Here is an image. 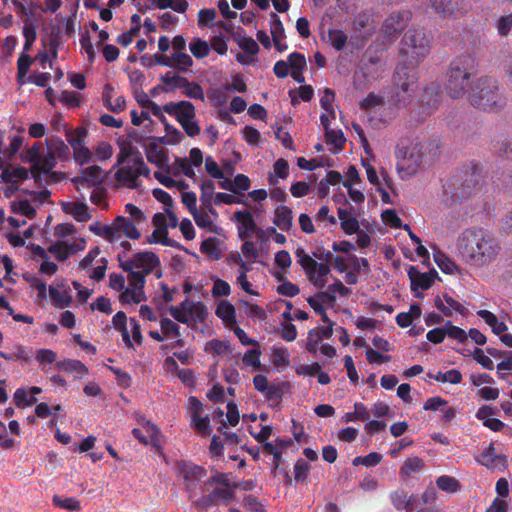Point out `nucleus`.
<instances>
[{"instance_id":"0e129e2a","label":"nucleus","mask_w":512,"mask_h":512,"mask_svg":"<svg viewBox=\"0 0 512 512\" xmlns=\"http://www.w3.org/2000/svg\"><path fill=\"white\" fill-rule=\"evenodd\" d=\"M28 176V171L24 167H13L10 166L3 170L2 178L7 182H17L23 179H26Z\"/></svg>"},{"instance_id":"2f4dec72","label":"nucleus","mask_w":512,"mask_h":512,"mask_svg":"<svg viewBox=\"0 0 512 512\" xmlns=\"http://www.w3.org/2000/svg\"><path fill=\"white\" fill-rule=\"evenodd\" d=\"M217 486L213 489L210 494L212 502H224L227 503L233 495V489L229 484L225 476L221 475L215 478Z\"/></svg>"},{"instance_id":"4468645a","label":"nucleus","mask_w":512,"mask_h":512,"mask_svg":"<svg viewBox=\"0 0 512 512\" xmlns=\"http://www.w3.org/2000/svg\"><path fill=\"white\" fill-rule=\"evenodd\" d=\"M65 136L73 150L74 160L80 165L88 164L92 160L93 153L85 144V138L87 136L86 129H67Z\"/></svg>"},{"instance_id":"7c9ffc66","label":"nucleus","mask_w":512,"mask_h":512,"mask_svg":"<svg viewBox=\"0 0 512 512\" xmlns=\"http://www.w3.org/2000/svg\"><path fill=\"white\" fill-rule=\"evenodd\" d=\"M433 258L440 270L449 275H461L462 268L459 267L448 255L439 249H433Z\"/></svg>"},{"instance_id":"79ce46f5","label":"nucleus","mask_w":512,"mask_h":512,"mask_svg":"<svg viewBox=\"0 0 512 512\" xmlns=\"http://www.w3.org/2000/svg\"><path fill=\"white\" fill-rule=\"evenodd\" d=\"M477 462L481 465L492 469L496 468L499 464H505V458L499 455H496L495 448L493 444H490L477 458Z\"/></svg>"},{"instance_id":"69168bd1","label":"nucleus","mask_w":512,"mask_h":512,"mask_svg":"<svg viewBox=\"0 0 512 512\" xmlns=\"http://www.w3.org/2000/svg\"><path fill=\"white\" fill-rule=\"evenodd\" d=\"M153 232L147 236L146 243L148 244H163L168 245V228L163 226H153Z\"/></svg>"},{"instance_id":"e2e57ef3","label":"nucleus","mask_w":512,"mask_h":512,"mask_svg":"<svg viewBox=\"0 0 512 512\" xmlns=\"http://www.w3.org/2000/svg\"><path fill=\"white\" fill-rule=\"evenodd\" d=\"M437 487L447 493H455L460 489V483L452 476L442 475L436 479Z\"/></svg>"},{"instance_id":"b1692460","label":"nucleus","mask_w":512,"mask_h":512,"mask_svg":"<svg viewBox=\"0 0 512 512\" xmlns=\"http://www.w3.org/2000/svg\"><path fill=\"white\" fill-rule=\"evenodd\" d=\"M128 286L123 289L119 300L124 304H137L144 300L145 280L135 275H128Z\"/></svg>"},{"instance_id":"c03bdc74","label":"nucleus","mask_w":512,"mask_h":512,"mask_svg":"<svg viewBox=\"0 0 512 512\" xmlns=\"http://www.w3.org/2000/svg\"><path fill=\"white\" fill-rule=\"evenodd\" d=\"M477 315L491 327L492 332L496 335H501L508 329L503 321H499L497 316L488 310H479Z\"/></svg>"},{"instance_id":"a878e982","label":"nucleus","mask_w":512,"mask_h":512,"mask_svg":"<svg viewBox=\"0 0 512 512\" xmlns=\"http://www.w3.org/2000/svg\"><path fill=\"white\" fill-rule=\"evenodd\" d=\"M435 307L445 316L451 317L455 313L465 315L467 309L459 301L447 293L438 294L434 298Z\"/></svg>"},{"instance_id":"412c9836","label":"nucleus","mask_w":512,"mask_h":512,"mask_svg":"<svg viewBox=\"0 0 512 512\" xmlns=\"http://www.w3.org/2000/svg\"><path fill=\"white\" fill-rule=\"evenodd\" d=\"M433 11L444 18H458L468 12L467 0H429Z\"/></svg>"},{"instance_id":"052dcab7","label":"nucleus","mask_w":512,"mask_h":512,"mask_svg":"<svg viewBox=\"0 0 512 512\" xmlns=\"http://www.w3.org/2000/svg\"><path fill=\"white\" fill-rule=\"evenodd\" d=\"M0 358L7 361L27 362L29 360L28 352L23 345H16L10 352L0 351Z\"/></svg>"},{"instance_id":"49530a36","label":"nucleus","mask_w":512,"mask_h":512,"mask_svg":"<svg viewBox=\"0 0 512 512\" xmlns=\"http://www.w3.org/2000/svg\"><path fill=\"white\" fill-rule=\"evenodd\" d=\"M152 225L175 228L178 225V218L172 209L164 210V212L154 214Z\"/></svg>"},{"instance_id":"72a5a7b5","label":"nucleus","mask_w":512,"mask_h":512,"mask_svg":"<svg viewBox=\"0 0 512 512\" xmlns=\"http://www.w3.org/2000/svg\"><path fill=\"white\" fill-rule=\"evenodd\" d=\"M32 254L37 261H40L39 271L42 274L52 276L58 271V265L48 259V253L43 247L32 246Z\"/></svg>"},{"instance_id":"864d4df0","label":"nucleus","mask_w":512,"mask_h":512,"mask_svg":"<svg viewBox=\"0 0 512 512\" xmlns=\"http://www.w3.org/2000/svg\"><path fill=\"white\" fill-rule=\"evenodd\" d=\"M89 230L97 236H100L111 243H115L116 236L114 234L113 222L110 225H106L101 222H94L89 225Z\"/></svg>"},{"instance_id":"774afa93","label":"nucleus","mask_w":512,"mask_h":512,"mask_svg":"<svg viewBox=\"0 0 512 512\" xmlns=\"http://www.w3.org/2000/svg\"><path fill=\"white\" fill-rule=\"evenodd\" d=\"M13 400L17 407H30L36 403V398L32 397L27 389L19 388L15 391Z\"/></svg>"},{"instance_id":"5fc2aeb1","label":"nucleus","mask_w":512,"mask_h":512,"mask_svg":"<svg viewBox=\"0 0 512 512\" xmlns=\"http://www.w3.org/2000/svg\"><path fill=\"white\" fill-rule=\"evenodd\" d=\"M253 384L255 389L264 394L268 399L275 398L276 388L269 384L268 379L264 375H256L253 379Z\"/></svg>"},{"instance_id":"cd10ccee","label":"nucleus","mask_w":512,"mask_h":512,"mask_svg":"<svg viewBox=\"0 0 512 512\" xmlns=\"http://www.w3.org/2000/svg\"><path fill=\"white\" fill-rule=\"evenodd\" d=\"M234 219L237 222L238 234L242 240L250 239L255 235L257 226L249 211L235 212Z\"/></svg>"},{"instance_id":"393cba45","label":"nucleus","mask_w":512,"mask_h":512,"mask_svg":"<svg viewBox=\"0 0 512 512\" xmlns=\"http://www.w3.org/2000/svg\"><path fill=\"white\" fill-rule=\"evenodd\" d=\"M49 299L57 308L68 307L72 302L71 290L68 283L63 279H56L49 287Z\"/></svg>"},{"instance_id":"13d9d810","label":"nucleus","mask_w":512,"mask_h":512,"mask_svg":"<svg viewBox=\"0 0 512 512\" xmlns=\"http://www.w3.org/2000/svg\"><path fill=\"white\" fill-rule=\"evenodd\" d=\"M56 367L61 371L76 373L79 376H82L87 372L86 367L78 360L60 361L56 363Z\"/></svg>"},{"instance_id":"6e6d98bb","label":"nucleus","mask_w":512,"mask_h":512,"mask_svg":"<svg viewBox=\"0 0 512 512\" xmlns=\"http://www.w3.org/2000/svg\"><path fill=\"white\" fill-rule=\"evenodd\" d=\"M172 176L173 172H167V169H159L154 173V177L167 188L183 189L186 186L184 182L177 181Z\"/></svg>"},{"instance_id":"f03ea898","label":"nucleus","mask_w":512,"mask_h":512,"mask_svg":"<svg viewBox=\"0 0 512 512\" xmlns=\"http://www.w3.org/2000/svg\"><path fill=\"white\" fill-rule=\"evenodd\" d=\"M456 248L462 260L475 268L488 266L500 252L497 240L481 228L464 230L457 238Z\"/></svg>"},{"instance_id":"7ed1b4c3","label":"nucleus","mask_w":512,"mask_h":512,"mask_svg":"<svg viewBox=\"0 0 512 512\" xmlns=\"http://www.w3.org/2000/svg\"><path fill=\"white\" fill-rule=\"evenodd\" d=\"M69 156V147L59 137H49L46 139V148L42 143H35L27 152V159L32 164V174L37 179L41 173L51 171L57 159H67Z\"/></svg>"},{"instance_id":"338daca9","label":"nucleus","mask_w":512,"mask_h":512,"mask_svg":"<svg viewBox=\"0 0 512 512\" xmlns=\"http://www.w3.org/2000/svg\"><path fill=\"white\" fill-rule=\"evenodd\" d=\"M189 49L194 57L201 59L209 54L210 46L208 42L201 40L200 38H194L189 43Z\"/></svg>"},{"instance_id":"f3484780","label":"nucleus","mask_w":512,"mask_h":512,"mask_svg":"<svg viewBox=\"0 0 512 512\" xmlns=\"http://www.w3.org/2000/svg\"><path fill=\"white\" fill-rule=\"evenodd\" d=\"M0 225V229L4 231V234L9 243L14 247L23 246L25 244V240L30 238L32 235L31 227L24 231L23 235H21L19 232H16L19 227L26 225V221L19 220L18 218L12 216L5 218V213L3 210H0Z\"/></svg>"},{"instance_id":"a19ab883","label":"nucleus","mask_w":512,"mask_h":512,"mask_svg":"<svg viewBox=\"0 0 512 512\" xmlns=\"http://www.w3.org/2000/svg\"><path fill=\"white\" fill-rule=\"evenodd\" d=\"M425 467V462L420 457L414 456L407 458L399 472L400 477L406 480L416 473H419Z\"/></svg>"},{"instance_id":"5701e85b","label":"nucleus","mask_w":512,"mask_h":512,"mask_svg":"<svg viewBox=\"0 0 512 512\" xmlns=\"http://www.w3.org/2000/svg\"><path fill=\"white\" fill-rule=\"evenodd\" d=\"M203 163V155L200 149L192 148L187 158H176L172 165H169V172L174 176L184 174L188 178L196 176L194 167H200Z\"/></svg>"},{"instance_id":"58836bf2","label":"nucleus","mask_w":512,"mask_h":512,"mask_svg":"<svg viewBox=\"0 0 512 512\" xmlns=\"http://www.w3.org/2000/svg\"><path fill=\"white\" fill-rule=\"evenodd\" d=\"M104 179V171L100 167L93 165L83 169L81 175L75 179V182H85L90 185H97L100 184Z\"/></svg>"},{"instance_id":"de8ad7c7","label":"nucleus","mask_w":512,"mask_h":512,"mask_svg":"<svg viewBox=\"0 0 512 512\" xmlns=\"http://www.w3.org/2000/svg\"><path fill=\"white\" fill-rule=\"evenodd\" d=\"M57 353L51 349H38L35 359L42 371H47L52 364L57 363Z\"/></svg>"},{"instance_id":"e433bc0d","label":"nucleus","mask_w":512,"mask_h":512,"mask_svg":"<svg viewBox=\"0 0 512 512\" xmlns=\"http://www.w3.org/2000/svg\"><path fill=\"white\" fill-rule=\"evenodd\" d=\"M288 65L291 77L298 83L304 82L303 70L306 66L305 56L300 53H292L288 57Z\"/></svg>"},{"instance_id":"20e7f679","label":"nucleus","mask_w":512,"mask_h":512,"mask_svg":"<svg viewBox=\"0 0 512 512\" xmlns=\"http://www.w3.org/2000/svg\"><path fill=\"white\" fill-rule=\"evenodd\" d=\"M476 68V58L469 53L459 55L452 61L446 83V90L451 98L458 99L465 95L468 97L475 82L472 77Z\"/></svg>"},{"instance_id":"dca6fc26","label":"nucleus","mask_w":512,"mask_h":512,"mask_svg":"<svg viewBox=\"0 0 512 512\" xmlns=\"http://www.w3.org/2000/svg\"><path fill=\"white\" fill-rule=\"evenodd\" d=\"M100 253V249L95 247L79 263V269L95 281L103 279L107 269V260L105 257H101Z\"/></svg>"},{"instance_id":"bb28decb","label":"nucleus","mask_w":512,"mask_h":512,"mask_svg":"<svg viewBox=\"0 0 512 512\" xmlns=\"http://www.w3.org/2000/svg\"><path fill=\"white\" fill-rule=\"evenodd\" d=\"M137 225L131 222L124 216H118L113 221L114 234L116 236L115 243L120 241L122 236L129 239L137 240L140 238L141 233L136 227Z\"/></svg>"},{"instance_id":"1a4fd4ad","label":"nucleus","mask_w":512,"mask_h":512,"mask_svg":"<svg viewBox=\"0 0 512 512\" xmlns=\"http://www.w3.org/2000/svg\"><path fill=\"white\" fill-rule=\"evenodd\" d=\"M117 165L119 168L116 170L114 178L118 187L134 189L139 186V177L149 176L150 173L141 157Z\"/></svg>"},{"instance_id":"a211bd4d","label":"nucleus","mask_w":512,"mask_h":512,"mask_svg":"<svg viewBox=\"0 0 512 512\" xmlns=\"http://www.w3.org/2000/svg\"><path fill=\"white\" fill-rule=\"evenodd\" d=\"M349 292V289L342 282L337 281L330 285L326 292L310 297L308 303L317 314H323L324 310L333 306L337 295L347 296Z\"/></svg>"},{"instance_id":"a18cd8bd","label":"nucleus","mask_w":512,"mask_h":512,"mask_svg":"<svg viewBox=\"0 0 512 512\" xmlns=\"http://www.w3.org/2000/svg\"><path fill=\"white\" fill-rule=\"evenodd\" d=\"M271 362L279 370L287 368L290 365L288 350L281 346H273L271 349Z\"/></svg>"},{"instance_id":"4d7b16f0","label":"nucleus","mask_w":512,"mask_h":512,"mask_svg":"<svg viewBox=\"0 0 512 512\" xmlns=\"http://www.w3.org/2000/svg\"><path fill=\"white\" fill-rule=\"evenodd\" d=\"M161 331H162V334H164V337H166V338H177L175 341V344L173 345L174 347L175 346H179V347L183 346V341L178 338L179 329H178V325L175 322H173L170 319H163L161 321Z\"/></svg>"},{"instance_id":"bf43d9fd","label":"nucleus","mask_w":512,"mask_h":512,"mask_svg":"<svg viewBox=\"0 0 512 512\" xmlns=\"http://www.w3.org/2000/svg\"><path fill=\"white\" fill-rule=\"evenodd\" d=\"M32 63L31 57L23 51L19 56L17 61L18 73H17V82L19 85H23L26 82V75L29 70V67Z\"/></svg>"},{"instance_id":"0eeeda50","label":"nucleus","mask_w":512,"mask_h":512,"mask_svg":"<svg viewBox=\"0 0 512 512\" xmlns=\"http://www.w3.org/2000/svg\"><path fill=\"white\" fill-rule=\"evenodd\" d=\"M120 267L128 272V275H137L145 280V277L153 272L160 276L159 257L151 251H142L134 254L132 257L118 255Z\"/></svg>"},{"instance_id":"6ab92c4d","label":"nucleus","mask_w":512,"mask_h":512,"mask_svg":"<svg viewBox=\"0 0 512 512\" xmlns=\"http://www.w3.org/2000/svg\"><path fill=\"white\" fill-rule=\"evenodd\" d=\"M187 414L191 427L199 434L207 436L211 433L210 419L204 413L202 403L196 397L188 399Z\"/></svg>"},{"instance_id":"c9c22d12","label":"nucleus","mask_w":512,"mask_h":512,"mask_svg":"<svg viewBox=\"0 0 512 512\" xmlns=\"http://www.w3.org/2000/svg\"><path fill=\"white\" fill-rule=\"evenodd\" d=\"M391 502L397 510L413 512L417 504V497L408 495L403 490H396L390 495Z\"/></svg>"},{"instance_id":"ea45409f","label":"nucleus","mask_w":512,"mask_h":512,"mask_svg":"<svg viewBox=\"0 0 512 512\" xmlns=\"http://www.w3.org/2000/svg\"><path fill=\"white\" fill-rule=\"evenodd\" d=\"M338 218L340 220L341 229L347 234L352 235L358 232L359 222L353 213L347 209H338Z\"/></svg>"},{"instance_id":"09e8293b","label":"nucleus","mask_w":512,"mask_h":512,"mask_svg":"<svg viewBox=\"0 0 512 512\" xmlns=\"http://www.w3.org/2000/svg\"><path fill=\"white\" fill-rule=\"evenodd\" d=\"M150 6L158 9L171 8L175 12L184 13L187 10L186 0H147Z\"/></svg>"},{"instance_id":"8fccbe9b","label":"nucleus","mask_w":512,"mask_h":512,"mask_svg":"<svg viewBox=\"0 0 512 512\" xmlns=\"http://www.w3.org/2000/svg\"><path fill=\"white\" fill-rule=\"evenodd\" d=\"M384 107L383 96L376 93L368 94L360 103V108L368 112H378Z\"/></svg>"},{"instance_id":"f257e3e1","label":"nucleus","mask_w":512,"mask_h":512,"mask_svg":"<svg viewBox=\"0 0 512 512\" xmlns=\"http://www.w3.org/2000/svg\"><path fill=\"white\" fill-rule=\"evenodd\" d=\"M429 41L421 30H409L406 32L400 50V64L396 69L395 85L400 90L397 92V101L406 102L415 91L418 73L417 65L427 56Z\"/></svg>"},{"instance_id":"423d86ee","label":"nucleus","mask_w":512,"mask_h":512,"mask_svg":"<svg viewBox=\"0 0 512 512\" xmlns=\"http://www.w3.org/2000/svg\"><path fill=\"white\" fill-rule=\"evenodd\" d=\"M468 100L477 109L488 112L501 109L505 105V98L499 89L498 82L487 76L475 80Z\"/></svg>"},{"instance_id":"9d476101","label":"nucleus","mask_w":512,"mask_h":512,"mask_svg":"<svg viewBox=\"0 0 512 512\" xmlns=\"http://www.w3.org/2000/svg\"><path fill=\"white\" fill-rule=\"evenodd\" d=\"M295 255L309 281L316 287H324L328 282L329 266L325 263H318L302 248H298Z\"/></svg>"},{"instance_id":"aec40b11","label":"nucleus","mask_w":512,"mask_h":512,"mask_svg":"<svg viewBox=\"0 0 512 512\" xmlns=\"http://www.w3.org/2000/svg\"><path fill=\"white\" fill-rule=\"evenodd\" d=\"M86 241L84 238H69L67 240H57L49 245L46 250L58 261H65L75 253L84 250Z\"/></svg>"},{"instance_id":"ddd939ff","label":"nucleus","mask_w":512,"mask_h":512,"mask_svg":"<svg viewBox=\"0 0 512 512\" xmlns=\"http://www.w3.org/2000/svg\"><path fill=\"white\" fill-rule=\"evenodd\" d=\"M112 324L121 333L122 340L128 348L134 349L135 344L140 345L142 343L139 324L133 318L128 320L124 312H117L113 316Z\"/></svg>"},{"instance_id":"2eb2a0df","label":"nucleus","mask_w":512,"mask_h":512,"mask_svg":"<svg viewBox=\"0 0 512 512\" xmlns=\"http://www.w3.org/2000/svg\"><path fill=\"white\" fill-rule=\"evenodd\" d=\"M137 423L141 428H134L133 436L143 445L151 444L159 454H162L163 437L157 426L142 416L137 417Z\"/></svg>"},{"instance_id":"3c124183","label":"nucleus","mask_w":512,"mask_h":512,"mask_svg":"<svg viewBox=\"0 0 512 512\" xmlns=\"http://www.w3.org/2000/svg\"><path fill=\"white\" fill-rule=\"evenodd\" d=\"M325 138L327 145L330 146V150L333 152L341 151L344 147L345 138L341 130H325Z\"/></svg>"},{"instance_id":"4be33fe9","label":"nucleus","mask_w":512,"mask_h":512,"mask_svg":"<svg viewBox=\"0 0 512 512\" xmlns=\"http://www.w3.org/2000/svg\"><path fill=\"white\" fill-rule=\"evenodd\" d=\"M407 275L410 280L411 291L417 298H422L423 291L431 288L435 280L438 278V273L435 270L429 272H421L415 266H410L408 268Z\"/></svg>"},{"instance_id":"37998d69","label":"nucleus","mask_w":512,"mask_h":512,"mask_svg":"<svg viewBox=\"0 0 512 512\" xmlns=\"http://www.w3.org/2000/svg\"><path fill=\"white\" fill-rule=\"evenodd\" d=\"M292 211L286 206H279L274 212L273 223L283 231H288L292 226Z\"/></svg>"},{"instance_id":"9b49d317","label":"nucleus","mask_w":512,"mask_h":512,"mask_svg":"<svg viewBox=\"0 0 512 512\" xmlns=\"http://www.w3.org/2000/svg\"><path fill=\"white\" fill-rule=\"evenodd\" d=\"M334 268L340 273H345V281L348 284H355L361 272L368 271V261L365 258L352 255H336L332 259Z\"/></svg>"},{"instance_id":"f8f14e48","label":"nucleus","mask_w":512,"mask_h":512,"mask_svg":"<svg viewBox=\"0 0 512 512\" xmlns=\"http://www.w3.org/2000/svg\"><path fill=\"white\" fill-rule=\"evenodd\" d=\"M50 192L42 190L39 192H29L24 197L11 201L10 208L12 213L33 219L36 216V209L48 201Z\"/></svg>"},{"instance_id":"39448f33","label":"nucleus","mask_w":512,"mask_h":512,"mask_svg":"<svg viewBox=\"0 0 512 512\" xmlns=\"http://www.w3.org/2000/svg\"><path fill=\"white\" fill-rule=\"evenodd\" d=\"M396 169L402 180H409L424 165V144L417 140H402L396 148Z\"/></svg>"},{"instance_id":"603ef678","label":"nucleus","mask_w":512,"mask_h":512,"mask_svg":"<svg viewBox=\"0 0 512 512\" xmlns=\"http://www.w3.org/2000/svg\"><path fill=\"white\" fill-rule=\"evenodd\" d=\"M120 152L117 156V164L127 163L133 158L140 157L137 153L136 148L128 140H122L119 142Z\"/></svg>"},{"instance_id":"6e6552de","label":"nucleus","mask_w":512,"mask_h":512,"mask_svg":"<svg viewBox=\"0 0 512 512\" xmlns=\"http://www.w3.org/2000/svg\"><path fill=\"white\" fill-rule=\"evenodd\" d=\"M171 316L191 328H197L208 316L207 307L200 301L186 299L180 305L170 308Z\"/></svg>"},{"instance_id":"4c0bfd02","label":"nucleus","mask_w":512,"mask_h":512,"mask_svg":"<svg viewBox=\"0 0 512 512\" xmlns=\"http://www.w3.org/2000/svg\"><path fill=\"white\" fill-rule=\"evenodd\" d=\"M216 315L228 328H232L237 324L235 307L226 300L219 302L216 308Z\"/></svg>"},{"instance_id":"680f3d73","label":"nucleus","mask_w":512,"mask_h":512,"mask_svg":"<svg viewBox=\"0 0 512 512\" xmlns=\"http://www.w3.org/2000/svg\"><path fill=\"white\" fill-rule=\"evenodd\" d=\"M435 381L450 384H459L462 382V374L457 369H451L445 372H438L431 376Z\"/></svg>"},{"instance_id":"c85d7f7f","label":"nucleus","mask_w":512,"mask_h":512,"mask_svg":"<svg viewBox=\"0 0 512 512\" xmlns=\"http://www.w3.org/2000/svg\"><path fill=\"white\" fill-rule=\"evenodd\" d=\"M147 160L154 164L158 169H169V158L167 150L158 143L151 142L146 146Z\"/></svg>"},{"instance_id":"473e14b6","label":"nucleus","mask_w":512,"mask_h":512,"mask_svg":"<svg viewBox=\"0 0 512 512\" xmlns=\"http://www.w3.org/2000/svg\"><path fill=\"white\" fill-rule=\"evenodd\" d=\"M62 209L78 222H87L92 217L87 204L83 202H65L62 204Z\"/></svg>"},{"instance_id":"c756f323","label":"nucleus","mask_w":512,"mask_h":512,"mask_svg":"<svg viewBox=\"0 0 512 512\" xmlns=\"http://www.w3.org/2000/svg\"><path fill=\"white\" fill-rule=\"evenodd\" d=\"M164 111L170 115H174L177 120L183 122L195 117L194 106L187 101H180L178 103H169L163 107Z\"/></svg>"},{"instance_id":"f704fd0d","label":"nucleus","mask_w":512,"mask_h":512,"mask_svg":"<svg viewBox=\"0 0 512 512\" xmlns=\"http://www.w3.org/2000/svg\"><path fill=\"white\" fill-rule=\"evenodd\" d=\"M271 17L272 21L270 25V32L272 35V42L276 50L281 53L287 49V44L285 42V30L282 22L276 14H272Z\"/></svg>"}]
</instances>
